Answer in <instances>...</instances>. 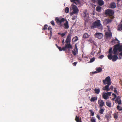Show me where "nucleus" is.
Instances as JSON below:
<instances>
[{
  "label": "nucleus",
  "instance_id": "cd10ccee",
  "mask_svg": "<svg viewBox=\"0 0 122 122\" xmlns=\"http://www.w3.org/2000/svg\"><path fill=\"white\" fill-rule=\"evenodd\" d=\"M115 102L116 104L118 103L119 105H120L121 103V100H120L117 101H115Z\"/></svg>",
  "mask_w": 122,
  "mask_h": 122
},
{
  "label": "nucleus",
  "instance_id": "f257e3e1",
  "mask_svg": "<svg viewBox=\"0 0 122 122\" xmlns=\"http://www.w3.org/2000/svg\"><path fill=\"white\" fill-rule=\"evenodd\" d=\"M56 21L57 23H59V24L58 25H60L59 26L60 27L62 26V25L61 24V23L62 22L66 21V22L64 24L63 27L64 28L66 29H67L69 28V25L68 22L66 20V19L63 18H61L60 20L58 18H56Z\"/></svg>",
  "mask_w": 122,
  "mask_h": 122
},
{
  "label": "nucleus",
  "instance_id": "338daca9",
  "mask_svg": "<svg viewBox=\"0 0 122 122\" xmlns=\"http://www.w3.org/2000/svg\"><path fill=\"white\" fill-rule=\"evenodd\" d=\"M90 42L91 43H92L93 42V41H92V40H90Z\"/></svg>",
  "mask_w": 122,
  "mask_h": 122
},
{
  "label": "nucleus",
  "instance_id": "e2e57ef3",
  "mask_svg": "<svg viewBox=\"0 0 122 122\" xmlns=\"http://www.w3.org/2000/svg\"><path fill=\"white\" fill-rule=\"evenodd\" d=\"M116 95L115 94H114V93H113L112 94V95L114 97V95Z\"/></svg>",
  "mask_w": 122,
  "mask_h": 122
},
{
  "label": "nucleus",
  "instance_id": "6e6552de",
  "mask_svg": "<svg viewBox=\"0 0 122 122\" xmlns=\"http://www.w3.org/2000/svg\"><path fill=\"white\" fill-rule=\"evenodd\" d=\"M105 36L107 38H111L112 37V33L110 32H107L105 33Z\"/></svg>",
  "mask_w": 122,
  "mask_h": 122
},
{
  "label": "nucleus",
  "instance_id": "412c9836",
  "mask_svg": "<svg viewBox=\"0 0 122 122\" xmlns=\"http://www.w3.org/2000/svg\"><path fill=\"white\" fill-rule=\"evenodd\" d=\"M89 36V35L87 33H85L84 34L83 36V38L84 39L87 38H88Z\"/></svg>",
  "mask_w": 122,
  "mask_h": 122
},
{
  "label": "nucleus",
  "instance_id": "ddd939ff",
  "mask_svg": "<svg viewBox=\"0 0 122 122\" xmlns=\"http://www.w3.org/2000/svg\"><path fill=\"white\" fill-rule=\"evenodd\" d=\"M110 7L112 8H115L116 7V4L114 2L111 3L110 4Z\"/></svg>",
  "mask_w": 122,
  "mask_h": 122
},
{
  "label": "nucleus",
  "instance_id": "7c9ffc66",
  "mask_svg": "<svg viewBox=\"0 0 122 122\" xmlns=\"http://www.w3.org/2000/svg\"><path fill=\"white\" fill-rule=\"evenodd\" d=\"M69 9L68 7H66V8L65 10V12L66 13H68L69 12Z\"/></svg>",
  "mask_w": 122,
  "mask_h": 122
},
{
  "label": "nucleus",
  "instance_id": "ea45409f",
  "mask_svg": "<svg viewBox=\"0 0 122 122\" xmlns=\"http://www.w3.org/2000/svg\"><path fill=\"white\" fill-rule=\"evenodd\" d=\"M119 46V45H117L115 46L114 48H115V49L118 50V48Z\"/></svg>",
  "mask_w": 122,
  "mask_h": 122
},
{
  "label": "nucleus",
  "instance_id": "8fccbe9b",
  "mask_svg": "<svg viewBox=\"0 0 122 122\" xmlns=\"http://www.w3.org/2000/svg\"><path fill=\"white\" fill-rule=\"evenodd\" d=\"M57 48L60 51H61L62 50V49L61 47L58 46V47Z\"/></svg>",
  "mask_w": 122,
  "mask_h": 122
},
{
  "label": "nucleus",
  "instance_id": "aec40b11",
  "mask_svg": "<svg viewBox=\"0 0 122 122\" xmlns=\"http://www.w3.org/2000/svg\"><path fill=\"white\" fill-rule=\"evenodd\" d=\"M96 10L98 12H100L102 9V7L100 6H97L96 8Z\"/></svg>",
  "mask_w": 122,
  "mask_h": 122
},
{
  "label": "nucleus",
  "instance_id": "6ab92c4d",
  "mask_svg": "<svg viewBox=\"0 0 122 122\" xmlns=\"http://www.w3.org/2000/svg\"><path fill=\"white\" fill-rule=\"evenodd\" d=\"M102 97L105 99L107 100L109 98V97L105 93L103 94Z\"/></svg>",
  "mask_w": 122,
  "mask_h": 122
},
{
  "label": "nucleus",
  "instance_id": "603ef678",
  "mask_svg": "<svg viewBox=\"0 0 122 122\" xmlns=\"http://www.w3.org/2000/svg\"><path fill=\"white\" fill-rule=\"evenodd\" d=\"M65 35H66V34L65 33H63L61 34V36L62 37H63Z\"/></svg>",
  "mask_w": 122,
  "mask_h": 122
},
{
  "label": "nucleus",
  "instance_id": "13d9d810",
  "mask_svg": "<svg viewBox=\"0 0 122 122\" xmlns=\"http://www.w3.org/2000/svg\"><path fill=\"white\" fill-rule=\"evenodd\" d=\"M52 33H51V34H50V36L49 37V39H50L51 38V36H52Z\"/></svg>",
  "mask_w": 122,
  "mask_h": 122
},
{
  "label": "nucleus",
  "instance_id": "680f3d73",
  "mask_svg": "<svg viewBox=\"0 0 122 122\" xmlns=\"http://www.w3.org/2000/svg\"><path fill=\"white\" fill-rule=\"evenodd\" d=\"M119 55L120 56H122V52L120 53L119 54Z\"/></svg>",
  "mask_w": 122,
  "mask_h": 122
},
{
  "label": "nucleus",
  "instance_id": "9b49d317",
  "mask_svg": "<svg viewBox=\"0 0 122 122\" xmlns=\"http://www.w3.org/2000/svg\"><path fill=\"white\" fill-rule=\"evenodd\" d=\"M97 0L98 3L99 5L102 6L104 4V2L102 0Z\"/></svg>",
  "mask_w": 122,
  "mask_h": 122
},
{
  "label": "nucleus",
  "instance_id": "9d476101",
  "mask_svg": "<svg viewBox=\"0 0 122 122\" xmlns=\"http://www.w3.org/2000/svg\"><path fill=\"white\" fill-rule=\"evenodd\" d=\"M112 20L111 19L107 18L105 19L104 20V23L105 24H107L110 23L112 21Z\"/></svg>",
  "mask_w": 122,
  "mask_h": 122
},
{
  "label": "nucleus",
  "instance_id": "2eb2a0df",
  "mask_svg": "<svg viewBox=\"0 0 122 122\" xmlns=\"http://www.w3.org/2000/svg\"><path fill=\"white\" fill-rule=\"evenodd\" d=\"M65 46L66 49L71 48H72V46L70 43H66L65 45Z\"/></svg>",
  "mask_w": 122,
  "mask_h": 122
},
{
  "label": "nucleus",
  "instance_id": "774afa93",
  "mask_svg": "<svg viewBox=\"0 0 122 122\" xmlns=\"http://www.w3.org/2000/svg\"><path fill=\"white\" fill-rule=\"evenodd\" d=\"M56 47H57V48H58V46H57V44H56Z\"/></svg>",
  "mask_w": 122,
  "mask_h": 122
},
{
  "label": "nucleus",
  "instance_id": "72a5a7b5",
  "mask_svg": "<svg viewBox=\"0 0 122 122\" xmlns=\"http://www.w3.org/2000/svg\"><path fill=\"white\" fill-rule=\"evenodd\" d=\"M89 111L91 112L92 116H93L94 115V112L91 110H90Z\"/></svg>",
  "mask_w": 122,
  "mask_h": 122
},
{
  "label": "nucleus",
  "instance_id": "a18cd8bd",
  "mask_svg": "<svg viewBox=\"0 0 122 122\" xmlns=\"http://www.w3.org/2000/svg\"><path fill=\"white\" fill-rule=\"evenodd\" d=\"M70 40L69 39H66V43H70Z\"/></svg>",
  "mask_w": 122,
  "mask_h": 122
},
{
  "label": "nucleus",
  "instance_id": "5fc2aeb1",
  "mask_svg": "<svg viewBox=\"0 0 122 122\" xmlns=\"http://www.w3.org/2000/svg\"><path fill=\"white\" fill-rule=\"evenodd\" d=\"M104 57V56L103 55H101L99 57V58H102Z\"/></svg>",
  "mask_w": 122,
  "mask_h": 122
},
{
  "label": "nucleus",
  "instance_id": "69168bd1",
  "mask_svg": "<svg viewBox=\"0 0 122 122\" xmlns=\"http://www.w3.org/2000/svg\"><path fill=\"white\" fill-rule=\"evenodd\" d=\"M58 35H61V33H60L58 32Z\"/></svg>",
  "mask_w": 122,
  "mask_h": 122
},
{
  "label": "nucleus",
  "instance_id": "4d7b16f0",
  "mask_svg": "<svg viewBox=\"0 0 122 122\" xmlns=\"http://www.w3.org/2000/svg\"><path fill=\"white\" fill-rule=\"evenodd\" d=\"M113 86H111V87H110V89L111 90H112L113 89Z\"/></svg>",
  "mask_w": 122,
  "mask_h": 122
},
{
  "label": "nucleus",
  "instance_id": "bf43d9fd",
  "mask_svg": "<svg viewBox=\"0 0 122 122\" xmlns=\"http://www.w3.org/2000/svg\"><path fill=\"white\" fill-rule=\"evenodd\" d=\"M114 92H115L117 93V90H114Z\"/></svg>",
  "mask_w": 122,
  "mask_h": 122
},
{
  "label": "nucleus",
  "instance_id": "e433bc0d",
  "mask_svg": "<svg viewBox=\"0 0 122 122\" xmlns=\"http://www.w3.org/2000/svg\"><path fill=\"white\" fill-rule=\"evenodd\" d=\"M48 30H50V34H51V33H52V28L51 27V26H49L48 28Z\"/></svg>",
  "mask_w": 122,
  "mask_h": 122
},
{
  "label": "nucleus",
  "instance_id": "c9c22d12",
  "mask_svg": "<svg viewBox=\"0 0 122 122\" xmlns=\"http://www.w3.org/2000/svg\"><path fill=\"white\" fill-rule=\"evenodd\" d=\"M71 34H69L68 35L66 39H69L71 40Z\"/></svg>",
  "mask_w": 122,
  "mask_h": 122
},
{
  "label": "nucleus",
  "instance_id": "1a4fd4ad",
  "mask_svg": "<svg viewBox=\"0 0 122 122\" xmlns=\"http://www.w3.org/2000/svg\"><path fill=\"white\" fill-rule=\"evenodd\" d=\"M98 103L100 106L102 107H103L104 104V102L102 100H99L98 101Z\"/></svg>",
  "mask_w": 122,
  "mask_h": 122
},
{
  "label": "nucleus",
  "instance_id": "473e14b6",
  "mask_svg": "<svg viewBox=\"0 0 122 122\" xmlns=\"http://www.w3.org/2000/svg\"><path fill=\"white\" fill-rule=\"evenodd\" d=\"M91 121L92 122H96L95 118L93 117L91 119Z\"/></svg>",
  "mask_w": 122,
  "mask_h": 122
},
{
  "label": "nucleus",
  "instance_id": "b1692460",
  "mask_svg": "<svg viewBox=\"0 0 122 122\" xmlns=\"http://www.w3.org/2000/svg\"><path fill=\"white\" fill-rule=\"evenodd\" d=\"M75 120L77 122H82L81 120H79V117H78L77 116H76Z\"/></svg>",
  "mask_w": 122,
  "mask_h": 122
},
{
  "label": "nucleus",
  "instance_id": "423d86ee",
  "mask_svg": "<svg viewBox=\"0 0 122 122\" xmlns=\"http://www.w3.org/2000/svg\"><path fill=\"white\" fill-rule=\"evenodd\" d=\"M94 35L96 37L99 39H101L103 36V34L100 33H96Z\"/></svg>",
  "mask_w": 122,
  "mask_h": 122
},
{
  "label": "nucleus",
  "instance_id": "c85d7f7f",
  "mask_svg": "<svg viewBox=\"0 0 122 122\" xmlns=\"http://www.w3.org/2000/svg\"><path fill=\"white\" fill-rule=\"evenodd\" d=\"M48 27V25H45L44 26V27L42 28V30H45L47 29V27Z\"/></svg>",
  "mask_w": 122,
  "mask_h": 122
},
{
  "label": "nucleus",
  "instance_id": "09e8293b",
  "mask_svg": "<svg viewBox=\"0 0 122 122\" xmlns=\"http://www.w3.org/2000/svg\"><path fill=\"white\" fill-rule=\"evenodd\" d=\"M117 97V96L116 95H114V97L112 98V100L113 101H114L115 100V99Z\"/></svg>",
  "mask_w": 122,
  "mask_h": 122
},
{
  "label": "nucleus",
  "instance_id": "f704fd0d",
  "mask_svg": "<svg viewBox=\"0 0 122 122\" xmlns=\"http://www.w3.org/2000/svg\"><path fill=\"white\" fill-rule=\"evenodd\" d=\"M77 44H76L75 45L74 51L78 52V49L77 48Z\"/></svg>",
  "mask_w": 122,
  "mask_h": 122
},
{
  "label": "nucleus",
  "instance_id": "0eeeda50",
  "mask_svg": "<svg viewBox=\"0 0 122 122\" xmlns=\"http://www.w3.org/2000/svg\"><path fill=\"white\" fill-rule=\"evenodd\" d=\"M73 10V14H77L79 11V10L78 9L77 7L75 5H73L72 7Z\"/></svg>",
  "mask_w": 122,
  "mask_h": 122
},
{
  "label": "nucleus",
  "instance_id": "f8f14e48",
  "mask_svg": "<svg viewBox=\"0 0 122 122\" xmlns=\"http://www.w3.org/2000/svg\"><path fill=\"white\" fill-rule=\"evenodd\" d=\"M110 85H109V84H107V85H106L104 86L103 89V90H105L107 92H108L110 90V89H109V86Z\"/></svg>",
  "mask_w": 122,
  "mask_h": 122
},
{
  "label": "nucleus",
  "instance_id": "393cba45",
  "mask_svg": "<svg viewBox=\"0 0 122 122\" xmlns=\"http://www.w3.org/2000/svg\"><path fill=\"white\" fill-rule=\"evenodd\" d=\"M78 40V38L77 36H76L74 37L72 40V41L74 42H75Z\"/></svg>",
  "mask_w": 122,
  "mask_h": 122
},
{
  "label": "nucleus",
  "instance_id": "58836bf2",
  "mask_svg": "<svg viewBox=\"0 0 122 122\" xmlns=\"http://www.w3.org/2000/svg\"><path fill=\"white\" fill-rule=\"evenodd\" d=\"M112 48H110L109 49L108 53L109 54L108 55H110V54H112Z\"/></svg>",
  "mask_w": 122,
  "mask_h": 122
},
{
  "label": "nucleus",
  "instance_id": "4be33fe9",
  "mask_svg": "<svg viewBox=\"0 0 122 122\" xmlns=\"http://www.w3.org/2000/svg\"><path fill=\"white\" fill-rule=\"evenodd\" d=\"M97 100V98L95 97H92L91 98L90 100L91 102H94Z\"/></svg>",
  "mask_w": 122,
  "mask_h": 122
},
{
  "label": "nucleus",
  "instance_id": "37998d69",
  "mask_svg": "<svg viewBox=\"0 0 122 122\" xmlns=\"http://www.w3.org/2000/svg\"><path fill=\"white\" fill-rule=\"evenodd\" d=\"M79 0H71V2L74 3L75 4H76V3L75 1H76L77 2H78Z\"/></svg>",
  "mask_w": 122,
  "mask_h": 122
},
{
  "label": "nucleus",
  "instance_id": "79ce46f5",
  "mask_svg": "<svg viewBox=\"0 0 122 122\" xmlns=\"http://www.w3.org/2000/svg\"><path fill=\"white\" fill-rule=\"evenodd\" d=\"M120 100H121V97L119 96H118L117 97H116V99L115 101H117Z\"/></svg>",
  "mask_w": 122,
  "mask_h": 122
},
{
  "label": "nucleus",
  "instance_id": "3c124183",
  "mask_svg": "<svg viewBox=\"0 0 122 122\" xmlns=\"http://www.w3.org/2000/svg\"><path fill=\"white\" fill-rule=\"evenodd\" d=\"M66 47H65V46L64 47H63L62 48V50L65 51H66Z\"/></svg>",
  "mask_w": 122,
  "mask_h": 122
},
{
  "label": "nucleus",
  "instance_id": "864d4df0",
  "mask_svg": "<svg viewBox=\"0 0 122 122\" xmlns=\"http://www.w3.org/2000/svg\"><path fill=\"white\" fill-rule=\"evenodd\" d=\"M77 62H74L72 63V64L74 66H76L77 64Z\"/></svg>",
  "mask_w": 122,
  "mask_h": 122
},
{
  "label": "nucleus",
  "instance_id": "a19ab883",
  "mask_svg": "<svg viewBox=\"0 0 122 122\" xmlns=\"http://www.w3.org/2000/svg\"><path fill=\"white\" fill-rule=\"evenodd\" d=\"M118 50L119 51H122V46H119Z\"/></svg>",
  "mask_w": 122,
  "mask_h": 122
},
{
  "label": "nucleus",
  "instance_id": "c03bdc74",
  "mask_svg": "<svg viewBox=\"0 0 122 122\" xmlns=\"http://www.w3.org/2000/svg\"><path fill=\"white\" fill-rule=\"evenodd\" d=\"M105 93L108 96H111L112 92H108Z\"/></svg>",
  "mask_w": 122,
  "mask_h": 122
},
{
  "label": "nucleus",
  "instance_id": "052dcab7",
  "mask_svg": "<svg viewBox=\"0 0 122 122\" xmlns=\"http://www.w3.org/2000/svg\"><path fill=\"white\" fill-rule=\"evenodd\" d=\"M98 72H97L95 71V72H93L92 73H93V74L96 73H97Z\"/></svg>",
  "mask_w": 122,
  "mask_h": 122
},
{
  "label": "nucleus",
  "instance_id": "20e7f679",
  "mask_svg": "<svg viewBox=\"0 0 122 122\" xmlns=\"http://www.w3.org/2000/svg\"><path fill=\"white\" fill-rule=\"evenodd\" d=\"M111 80L110 77L109 76L107 77L105 80L103 81V82L104 84L105 85L109 84L110 85L111 84Z\"/></svg>",
  "mask_w": 122,
  "mask_h": 122
},
{
  "label": "nucleus",
  "instance_id": "bb28decb",
  "mask_svg": "<svg viewBox=\"0 0 122 122\" xmlns=\"http://www.w3.org/2000/svg\"><path fill=\"white\" fill-rule=\"evenodd\" d=\"M117 109L119 111L122 110V107L119 105L117 106Z\"/></svg>",
  "mask_w": 122,
  "mask_h": 122
},
{
  "label": "nucleus",
  "instance_id": "2f4dec72",
  "mask_svg": "<svg viewBox=\"0 0 122 122\" xmlns=\"http://www.w3.org/2000/svg\"><path fill=\"white\" fill-rule=\"evenodd\" d=\"M95 57H93L91 59L90 61L89 62V63H91L92 62L95 61Z\"/></svg>",
  "mask_w": 122,
  "mask_h": 122
},
{
  "label": "nucleus",
  "instance_id": "49530a36",
  "mask_svg": "<svg viewBox=\"0 0 122 122\" xmlns=\"http://www.w3.org/2000/svg\"><path fill=\"white\" fill-rule=\"evenodd\" d=\"M114 117L115 119H117L118 118V116L116 113H115L114 114Z\"/></svg>",
  "mask_w": 122,
  "mask_h": 122
},
{
  "label": "nucleus",
  "instance_id": "7ed1b4c3",
  "mask_svg": "<svg viewBox=\"0 0 122 122\" xmlns=\"http://www.w3.org/2000/svg\"><path fill=\"white\" fill-rule=\"evenodd\" d=\"M107 56L109 59L110 60L112 59V61H116L118 58L117 56L116 55L112 56V54H110L108 55Z\"/></svg>",
  "mask_w": 122,
  "mask_h": 122
},
{
  "label": "nucleus",
  "instance_id": "0e129e2a",
  "mask_svg": "<svg viewBox=\"0 0 122 122\" xmlns=\"http://www.w3.org/2000/svg\"><path fill=\"white\" fill-rule=\"evenodd\" d=\"M112 41L113 42H115L116 41L115 40H113V41Z\"/></svg>",
  "mask_w": 122,
  "mask_h": 122
},
{
  "label": "nucleus",
  "instance_id": "dca6fc26",
  "mask_svg": "<svg viewBox=\"0 0 122 122\" xmlns=\"http://www.w3.org/2000/svg\"><path fill=\"white\" fill-rule=\"evenodd\" d=\"M106 104L107 106L109 107H111V103L110 101H108L106 102Z\"/></svg>",
  "mask_w": 122,
  "mask_h": 122
},
{
  "label": "nucleus",
  "instance_id": "a211bd4d",
  "mask_svg": "<svg viewBox=\"0 0 122 122\" xmlns=\"http://www.w3.org/2000/svg\"><path fill=\"white\" fill-rule=\"evenodd\" d=\"M105 117L108 121L109 120L110 118L111 117L110 114H107L105 115Z\"/></svg>",
  "mask_w": 122,
  "mask_h": 122
},
{
  "label": "nucleus",
  "instance_id": "39448f33",
  "mask_svg": "<svg viewBox=\"0 0 122 122\" xmlns=\"http://www.w3.org/2000/svg\"><path fill=\"white\" fill-rule=\"evenodd\" d=\"M114 13V12L113 10L109 9L106 10L105 12L106 15L109 16L112 15Z\"/></svg>",
  "mask_w": 122,
  "mask_h": 122
},
{
  "label": "nucleus",
  "instance_id": "5701e85b",
  "mask_svg": "<svg viewBox=\"0 0 122 122\" xmlns=\"http://www.w3.org/2000/svg\"><path fill=\"white\" fill-rule=\"evenodd\" d=\"M96 70L98 72H100L102 71V68L100 67H99L98 68H96Z\"/></svg>",
  "mask_w": 122,
  "mask_h": 122
},
{
  "label": "nucleus",
  "instance_id": "4c0bfd02",
  "mask_svg": "<svg viewBox=\"0 0 122 122\" xmlns=\"http://www.w3.org/2000/svg\"><path fill=\"white\" fill-rule=\"evenodd\" d=\"M72 53L74 56L76 55L78 53V52L75 51H72Z\"/></svg>",
  "mask_w": 122,
  "mask_h": 122
},
{
  "label": "nucleus",
  "instance_id": "6e6d98bb",
  "mask_svg": "<svg viewBox=\"0 0 122 122\" xmlns=\"http://www.w3.org/2000/svg\"><path fill=\"white\" fill-rule=\"evenodd\" d=\"M96 117L97 118H98V120H100V117L99 115H97Z\"/></svg>",
  "mask_w": 122,
  "mask_h": 122
},
{
  "label": "nucleus",
  "instance_id": "4468645a",
  "mask_svg": "<svg viewBox=\"0 0 122 122\" xmlns=\"http://www.w3.org/2000/svg\"><path fill=\"white\" fill-rule=\"evenodd\" d=\"M84 20H85L87 22L88 21V19L89 18V15H86V13H84Z\"/></svg>",
  "mask_w": 122,
  "mask_h": 122
},
{
  "label": "nucleus",
  "instance_id": "de8ad7c7",
  "mask_svg": "<svg viewBox=\"0 0 122 122\" xmlns=\"http://www.w3.org/2000/svg\"><path fill=\"white\" fill-rule=\"evenodd\" d=\"M51 23L54 26L55 25L54 22L53 20L51 21Z\"/></svg>",
  "mask_w": 122,
  "mask_h": 122
},
{
  "label": "nucleus",
  "instance_id": "a878e982",
  "mask_svg": "<svg viewBox=\"0 0 122 122\" xmlns=\"http://www.w3.org/2000/svg\"><path fill=\"white\" fill-rule=\"evenodd\" d=\"M118 50L115 49V48H114L113 51V54L115 55H116L117 54Z\"/></svg>",
  "mask_w": 122,
  "mask_h": 122
},
{
  "label": "nucleus",
  "instance_id": "c756f323",
  "mask_svg": "<svg viewBox=\"0 0 122 122\" xmlns=\"http://www.w3.org/2000/svg\"><path fill=\"white\" fill-rule=\"evenodd\" d=\"M104 111V109H103L100 108L99 110V113L101 114H102Z\"/></svg>",
  "mask_w": 122,
  "mask_h": 122
},
{
  "label": "nucleus",
  "instance_id": "f03ea898",
  "mask_svg": "<svg viewBox=\"0 0 122 122\" xmlns=\"http://www.w3.org/2000/svg\"><path fill=\"white\" fill-rule=\"evenodd\" d=\"M102 25L100 23V21L99 20H97L94 22L91 26L92 29L97 27L98 29L101 28Z\"/></svg>",
  "mask_w": 122,
  "mask_h": 122
},
{
  "label": "nucleus",
  "instance_id": "f3484780",
  "mask_svg": "<svg viewBox=\"0 0 122 122\" xmlns=\"http://www.w3.org/2000/svg\"><path fill=\"white\" fill-rule=\"evenodd\" d=\"M94 91L95 93L96 94H99L100 91L99 88L98 87L97 88H95L94 90Z\"/></svg>",
  "mask_w": 122,
  "mask_h": 122
}]
</instances>
